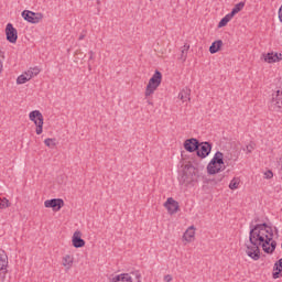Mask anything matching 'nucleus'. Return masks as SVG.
<instances>
[{
    "label": "nucleus",
    "mask_w": 282,
    "mask_h": 282,
    "mask_svg": "<svg viewBox=\"0 0 282 282\" xmlns=\"http://www.w3.org/2000/svg\"><path fill=\"white\" fill-rule=\"evenodd\" d=\"M191 48V46L189 45H184L183 47H182V56H181V58L183 59V61H186V54H188V50Z\"/></svg>",
    "instance_id": "nucleus-27"
},
{
    "label": "nucleus",
    "mask_w": 282,
    "mask_h": 282,
    "mask_svg": "<svg viewBox=\"0 0 282 282\" xmlns=\"http://www.w3.org/2000/svg\"><path fill=\"white\" fill-rule=\"evenodd\" d=\"M45 208H53V210H61L65 206V202L62 198H52L44 202Z\"/></svg>",
    "instance_id": "nucleus-9"
},
{
    "label": "nucleus",
    "mask_w": 282,
    "mask_h": 282,
    "mask_svg": "<svg viewBox=\"0 0 282 282\" xmlns=\"http://www.w3.org/2000/svg\"><path fill=\"white\" fill-rule=\"evenodd\" d=\"M213 150V145L208 142H204L200 145L198 144V148L196 149V153L198 158H208L210 155V151Z\"/></svg>",
    "instance_id": "nucleus-10"
},
{
    "label": "nucleus",
    "mask_w": 282,
    "mask_h": 282,
    "mask_svg": "<svg viewBox=\"0 0 282 282\" xmlns=\"http://www.w3.org/2000/svg\"><path fill=\"white\" fill-rule=\"evenodd\" d=\"M88 69L91 70V65H88Z\"/></svg>",
    "instance_id": "nucleus-34"
},
{
    "label": "nucleus",
    "mask_w": 282,
    "mask_h": 282,
    "mask_svg": "<svg viewBox=\"0 0 282 282\" xmlns=\"http://www.w3.org/2000/svg\"><path fill=\"white\" fill-rule=\"evenodd\" d=\"M230 191H237L239 188V178H232L229 183Z\"/></svg>",
    "instance_id": "nucleus-25"
},
{
    "label": "nucleus",
    "mask_w": 282,
    "mask_h": 282,
    "mask_svg": "<svg viewBox=\"0 0 282 282\" xmlns=\"http://www.w3.org/2000/svg\"><path fill=\"white\" fill-rule=\"evenodd\" d=\"M249 243L246 245V254L253 261L261 259V249L267 254H272L276 250V242L274 241V231L268 224H250L249 226Z\"/></svg>",
    "instance_id": "nucleus-1"
},
{
    "label": "nucleus",
    "mask_w": 282,
    "mask_h": 282,
    "mask_svg": "<svg viewBox=\"0 0 282 282\" xmlns=\"http://www.w3.org/2000/svg\"><path fill=\"white\" fill-rule=\"evenodd\" d=\"M62 264L66 270H72V265H74V256L66 254L62 258Z\"/></svg>",
    "instance_id": "nucleus-17"
},
{
    "label": "nucleus",
    "mask_w": 282,
    "mask_h": 282,
    "mask_svg": "<svg viewBox=\"0 0 282 282\" xmlns=\"http://www.w3.org/2000/svg\"><path fill=\"white\" fill-rule=\"evenodd\" d=\"M263 58L265 63H279L280 61H282V54L271 52L263 54Z\"/></svg>",
    "instance_id": "nucleus-14"
},
{
    "label": "nucleus",
    "mask_w": 282,
    "mask_h": 282,
    "mask_svg": "<svg viewBox=\"0 0 282 282\" xmlns=\"http://www.w3.org/2000/svg\"><path fill=\"white\" fill-rule=\"evenodd\" d=\"M7 41L9 43H17V39H19L17 29L12 25V23H8L6 28Z\"/></svg>",
    "instance_id": "nucleus-11"
},
{
    "label": "nucleus",
    "mask_w": 282,
    "mask_h": 282,
    "mask_svg": "<svg viewBox=\"0 0 282 282\" xmlns=\"http://www.w3.org/2000/svg\"><path fill=\"white\" fill-rule=\"evenodd\" d=\"M160 85H162V73H160V70H155V73L152 75L145 87V98L153 96L158 90V87H160Z\"/></svg>",
    "instance_id": "nucleus-3"
},
{
    "label": "nucleus",
    "mask_w": 282,
    "mask_h": 282,
    "mask_svg": "<svg viewBox=\"0 0 282 282\" xmlns=\"http://www.w3.org/2000/svg\"><path fill=\"white\" fill-rule=\"evenodd\" d=\"M184 241H187V243H191L193 239H195V226H191L186 229V231L183 235Z\"/></svg>",
    "instance_id": "nucleus-16"
},
{
    "label": "nucleus",
    "mask_w": 282,
    "mask_h": 282,
    "mask_svg": "<svg viewBox=\"0 0 282 282\" xmlns=\"http://www.w3.org/2000/svg\"><path fill=\"white\" fill-rule=\"evenodd\" d=\"M8 268V256L3 249H0V271L6 270Z\"/></svg>",
    "instance_id": "nucleus-19"
},
{
    "label": "nucleus",
    "mask_w": 282,
    "mask_h": 282,
    "mask_svg": "<svg viewBox=\"0 0 282 282\" xmlns=\"http://www.w3.org/2000/svg\"><path fill=\"white\" fill-rule=\"evenodd\" d=\"M164 207L166 208L170 215H175L177 210H180V203H177L173 197L167 198L164 203Z\"/></svg>",
    "instance_id": "nucleus-12"
},
{
    "label": "nucleus",
    "mask_w": 282,
    "mask_h": 282,
    "mask_svg": "<svg viewBox=\"0 0 282 282\" xmlns=\"http://www.w3.org/2000/svg\"><path fill=\"white\" fill-rule=\"evenodd\" d=\"M253 150H254V148L250 144L246 147L247 153H252Z\"/></svg>",
    "instance_id": "nucleus-30"
},
{
    "label": "nucleus",
    "mask_w": 282,
    "mask_h": 282,
    "mask_svg": "<svg viewBox=\"0 0 282 282\" xmlns=\"http://www.w3.org/2000/svg\"><path fill=\"white\" fill-rule=\"evenodd\" d=\"M1 69H3V63L0 61V73H1Z\"/></svg>",
    "instance_id": "nucleus-32"
},
{
    "label": "nucleus",
    "mask_w": 282,
    "mask_h": 282,
    "mask_svg": "<svg viewBox=\"0 0 282 282\" xmlns=\"http://www.w3.org/2000/svg\"><path fill=\"white\" fill-rule=\"evenodd\" d=\"M85 39V35H79V41H83Z\"/></svg>",
    "instance_id": "nucleus-33"
},
{
    "label": "nucleus",
    "mask_w": 282,
    "mask_h": 282,
    "mask_svg": "<svg viewBox=\"0 0 282 282\" xmlns=\"http://www.w3.org/2000/svg\"><path fill=\"white\" fill-rule=\"evenodd\" d=\"M221 45H224V42L221 40H218L212 43V45L209 46L210 54H217V52L221 50Z\"/></svg>",
    "instance_id": "nucleus-20"
},
{
    "label": "nucleus",
    "mask_w": 282,
    "mask_h": 282,
    "mask_svg": "<svg viewBox=\"0 0 282 282\" xmlns=\"http://www.w3.org/2000/svg\"><path fill=\"white\" fill-rule=\"evenodd\" d=\"M273 270H275V272L273 273V279H279L282 272V258L274 263Z\"/></svg>",
    "instance_id": "nucleus-21"
},
{
    "label": "nucleus",
    "mask_w": 282,
    "mask_h": 282,
    "mask_svg": "<svg viewBox=\"0 0 282 282\" xmlns=\"http://www.w3.org/2000/svg\"><path fill=\"white\" fill-rule=\"evenodd\" d=\"M180 100L182 102H189L191 100V89L189 88H183L182 91L178 94Z\"/></svg>",
    "instance_id": "nucleus-18"
},
{
    "label": "nucleus",
    "mask_w": 282,
    "mask_h": 282,
    "mask_svg": "<svg viewBox=\"0 0 282 282\" xmlns=\"http://www.w3.org/2000/svg\"><path fill=\"white\" fill-rule=\"evenodd\" d=\"M22 18L24 19V21H28V23H41V21H43V13L41 12H33V11H28L24 10L22 12Z\"/></svg>",
    "instance_id": "nucleus-8"
},
{
    "label": "nucleus",
    "mask_w": 282,
    "mask_h": 282,
    "mask_svg": "<svg viewBox=\"0 0 282 282\" xmlns=\"http://www.w3.org/2000/svg\"><path fill=\"white\" fill-rule=\"evenodd\" d=\"M29 119L31 122H34L36 129V135H41L43 133V124H44V118L43 113H41L39 110H33L29 113Z\"/></svg>",
    "instance_id": "nucleus-5"
},
{
    "label": "nucleus",
    "mask_w": 282,
    "mask_h": 282,
    "mask_svg": "<svg viewBox=\"0 0 282 282\" xmlns=\"http://www.w3.org/2000/svg\"><path fill=\"white\" fill-rule=\"evenodd\" d=\"M221 171H226V163L224 162V153L217 151L207 165V173L209 175H217Z\"/></svg>",
    "instance_id": "nucleus-2"
},
{
    "label": "nucleus",
    "mask_w": 282,
    "mask_h": 282,
    "mask_svg": "<svg viewBox=\"0 0 282 282\" xmlns=\"http://www.w3.org/2000/svg\"><path fill=\"white\" fill-rule=\"evenodd\" d=\"M39 74H41V68H39V66L31 67L17 78V84L25 85V83L32 80L34 76H39Z\"/></svg>",
    "instance_id": "nucleus-6"
},
{
    "label": "nucleus",
    "mask_w": 282,
    "mask_h": 282,
    "mask_svg": "<svg viewBox=\"0 0 282 282\" xmlns=\"http://www.w3.org/2000/svg\"><path fill=\"white\" fill-rule=\"evenodd\" d=\"M232 15L230 13L226 14L218 23V28H226L230 21H232Z\"/></svg>",
    "instance_id": "nucleus-22"
},
{
    "label": "nucleus",
    "mask_w": 282,
    "mask_h": 282,
    "mask_svg": "<svg viewBox=\"0 0 282 282\" xmlns=\"http://www.w3.org/2000/svg\"><path fill=\"white\" fill-rule=\"evenodd\" d=\"M89 61H94V51H89Z\"/></svg>",
    "instance_id": "nucleus-31"
},
{
    "label": "nucleus",
    "mask_w": 282,
    "mask_h": 282,
    "mask_svg": "<svg viewBox=\"0 0 282 282\" xmlns=\"http://www.w3.org/2000/svg\"><path fill=\"white\" fill-rule=\"evenodd\" d=\"M74 248H83L85 247V241L80 237V231H75L72 238Z\"/></svg>",
    "instance_id": "nucleus-15"
},
{
    "label": "nucleus",
    "mask_w": 282,
    "mask_h": 282,
    "mask_svg": "<svg viewBox=\"0 0 282 282\" xmlns=\"http://www.w3.org/2000/svg\"><path fill=\"white\" fill-rule=\"evenodd\" d=\"M264 180H272V177H274V173H272L271 170L264 172Z\"/></svg>",
    "instance_id": "nucleus-28"
},
{
    "label": "nucleus",
    "mask_w": 282,
    "mask_h": 282,
    "mask_svg": "<svg viewBox=\"0 0 282 282\" xmlns=\"http://www.w3.org/2000/svg\"><path fill=\"white\" fill-rule=\"evenodd\" d=\"M184 149L185 151H188V153H193L199 149V141H197L195 138L187 139L184 143Z\"/></svg>",
    "instance_id": "nucleus-13"
},
{
    "label": "nucleus",
    "mask_w": 282,
    "mask_h": 282,
    "mask_svg": "<svg viewBox=\"0 0 282 282\" xmlns=\"http://www.w3.org/2000/svg\"><path fill=\"white\" fill-rule=\"evenodd\" d=\"M245 7H246V2H239L232 8L229 14L235 17V14H239V12H241L242 8Z\"/></svg>",
    "instance_id": "nucleus-23"
},
{
    "label": "nucleus",
    "mask_w": 282,
    "mask_h": 282,
    "mask_svg": "<svg viewBox=\"0 0 282 282\" xmlns=\"http://www.w3.org/2000/svg\"><path fill=\"white\" fill-rule=\"evenodd\" d=\"M6 208H10V200L4 197L0 199V210H6Z\"/></svg>",
    "instance_id": "nucleus-24"
},
{
    "label": "nucleus",
    "mask_w": 282,
    "mask_h": 282,
    "mask_svg": "<svg viewBox=\"0 0 282 282\" xmlns=\"http://www.w3.org/2000/svg\"><path fill=\"white\" fill-rule=\"evenodd\" d=\"M111 282H142V273L140 271H132L129 273H121L116 275Z\"/></svg>",
    "instance_id": "nucleus-4"
},
{
    "label": "nucleus",
    "mask_w": 282,
    "mask_h": 282,
    "mask_svg": "<svg viewBox=\"0 0 282 282\" xmlns=\"http://www.w3.org/2000/svg\"><path fill=\"white\" fill-rule=\"evenodd\" d=\"M44 144L48 147V149H52L56 147V139L47 138L44 140Z\"/></svg>",
    "instance_id": "nucleus-26"
},
{
    "label": "nucleus",
    "mask_w": 282,
    "mask_h": 282,
    "mask_svg": "<svg viewBox=\"0 0 282 282\" xmlns=\"http://www.w3.org/2000/svg\"><path fill=\"white\" fill-rule=\"evenodd\" d=\"M163 279H164V281H166V282L173 281V276H172L171 274L164 275Z\"/></svg>",
    "instance_id": "nucleus-29"
},
{
    "label": "nucleus",
    "mask_w": 282,
    "mask_h": 282,
    "mask_svg": "<svg viewBox=\"0 0 282 282\" xmlns=\"http://www.w3.org/2000/svg\"><path fill=\"white\" fill-rule=\"evenodd\" d=\"M269 109L271 111H282V88L272 93Z\"/></svg>",
    "instance_id": "nucleus-7"
}]
</instances>
